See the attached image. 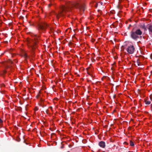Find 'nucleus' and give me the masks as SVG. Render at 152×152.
<instances>
[{
    "label": "nucleus",
    "instance_id": "1",
    "mask_svg": "<svg viewBox=\"0 0 152 152\" xmlns=\"http://www.w3.org/2000/svg\"><path fill=\"white\" fill-rule=\"evenodd\" d=\"M75 7L80 10H82L84 11L86 9L85 5L80 1H77L75 2H71L68 1L66 3V6L62 5L60 8V11L58 14H56V17L58 18L60 16L64 15V13H65L71 10V8Z\"/></svg>",
    "mask_w": 152,
    "mask_h": 152
},
{
    "label": "nucleus",
    "instance_id": "2",
    "mask_svg": "<svg viewBox=\"0 0 152 152\" xmlns=\"http://www.w3.org/2000/svg\"><path fill=\"white\" fill-rule=\"evenodd\" d=\"M35 37L34 38V40L28 38L27 39V41L28 46L31 48L32 51V53H34L35 49L37 47V43L38 42L40 36H37L36 34L34 35Z\"/></svg>",
    "mask_w": 152,
    "mask_h": 152
},
{
    "label": "nucleus",
    "instance_id": "3",
    "mask_svg": "<svg viewBox=\"0 0 152 152\" xmlns=\"http://www.w3.org/2000/svg\"><path fill=\"white\" fill-rule=\"evenodd\" d=\"M142 34V31L140 29L133 28L130 32V37L134 40H137Z\"/></svg>",
    "mask_w": 152,
    "mask_h": 152
},
{
    "label": "nucleus",
    "instance_id": "4",
    "mask_svg": "<svg viewBox=\"0 0 152 152\" xmlns=\"http://www.w3.org/2000/svg\"><path fill=\"white\" fill-rule=\"evenodd\" d=\"M38 29L40 33L44 32L48 25L47 23L45 22H40L38 24Z\"/></svg>",
    "mask_w": 152,
    "mask_h": 152
},
{
    "label": "nucleus",
    "instance_id": "5",
    "mask_svg": "<svg viewBox=\"0 0 152 152\" xmlns=\"http://www.w3.org/2000/svg\"><path fill=\"white\" fill-rule=\"evenodd\" d=\"M135 48L134 46L131 45L129 46L127 49V51L129 54H133Z\"/></svg>",
    "mask_w": 152,
    "mask_h": 152
},
{
    "label": "nucleus",
    "instance_id": "6",
    "mask_svg": "<svg viewBox=\"0 0 152 152\" xmlns=\"http://www.w3.org/2000/svg\"><path fill=\"white\" fill-rule=\"evenodd\" d=\"M99 145L102 148H104L105 147V142L103 141H100L99 142Z\"/></svg>",
    "mask_w": 152,
    "mask_h": 152
},
{
    "label": "nucleus",
    "instance_id": "7",
    "mask_svg": "<svg viewBox=\"0 0 152 152\" xmlns=\"http://www.w3.org/2000/svg\"><path fill=\"white\" fill-rule=\"evenodd\" d=\"M140 27L143 28L144 31H146L147 30V27L144 24L141 25L140 26Z\"/></svg>",
    "mask_w": 152,
    "mask_h": 152
},
{
    "label": "nucleus",
    "instance_id": "8",
    "mask_svg": "<svg viewBox=\"0 0 152 152\" xmlns=\"http://www.w3.org/2000/svg\"><path fill=\"white\" fill-rule=\"evenodd\" d=\"M144 102L145 103V104L147 105H148L151 104V101H148L146 99H144Z\"/></svg>",
    "mask_w": 152,
    "mask_h": 152
},
{
    "label": "nucleus",
    "instance_id": "9",
    "mask_svg": "<svg viewBox=\"0 0 152 152\" xmlns=\"http://www.w3.org/2000/svg\"><path fill=\"white\" fill-rule=\"evenodd\" d=\"M8 63H9L8 62H5L4 63V65L5 66L6 68H8V67H9L8 65Z\"/></svg>",
    "mask_w": 152,
    "mask_h": 152
},
{
    "label": "nucleus",
    "instance_id": "10",
    "mask_svg": "<svg viewBox=\"0 0 152 152\" xmlns=\"http://www.w3.org/2000/svg\"><path fill=\"white\" fill-rule=\"evenodd\" d=\"M130 145L131 146H134V143L132 141L130 140Z\"/></svg>",
    "mask_w": 152,
    "mask_h": 152
},
{
    "label": "nucleus",
    "instance_id": "11",
    "mask_svg": "<svg viewBox=\"0 0 152 152\" xmlns=\"http://www.w3.org/2000/svg\"><path fill=\"white\" fill-rule=\"evenodd\" d=\"M119 4L118 3V5L117 6V8L118 9H121L122 7L121 5H120L119 4Z\"/></svg>",
    "mask_w": 152,
    "mask_h": 152
},
{
    "label": "nucleus",
    "instance_id": "12",
    "mask_svg": "<svg viewBox=\"0 0 152 152\" xmlns=\"http://www.w3.org/2000/svg\"><path fill=\"white\" fill-rule=\"evenodd\" d=\"M53 1H51V3L48 4L49 7H50L52 5H53L54 4Z\"/></svg>",
    "mask_w": 152,
    "mask_h": 152
},
{
    "label": "nucleus",
    "instance_id": "13",
    "mask_svg": "<svg viewBox=\"0 0 152 152\" xmlns=\"http://www.w3.org/2000/svg\"><path fill=\"white\" fill-rule=\"evenodd\" d=\"M23 56L25 58H27V54L25 53H24L23 54Z\"/></svg>",
    "mask_w": 152,
    "mask_h": 152
},
{
    "label": "nucleus",
    "instance_id": "14",
    "mask_svg": "<svg viewBox=\"0 0 152 152\" xmlns=\"http://www.w3.org/2000/svg\"><path fill=\"white\" fill-rule=\"evenodd\" d=\"M11 49L10 48V54H11V55H12V57H13L14 55H15L14 54H12L11 52Z\"/></svg>",
    "mask_w": 152,
    "mask_h": 152
},
{
    "label": "nucleus",
    "instance_id": "15",
    "mask_svg": "<svg viewBox=\"0 0 152 152\" xmlns=\"http://www.w3.org/2000/svg\"><path fill=\"white\" fill-rule=\"evenodd\" d=\"M2 121L0 118V125L2 124Z\"/></svg>",
    "mask_w": 152,
    "mask_h": 152
},
{
    "label": "nucleus",
    "instance_id": "16",
    "mask_svg": "<svg viewBox=\"0 0 152 152\" xmlns=\"http://www.w3.org/2000/svg\"><path fill=\"white\" fill-rule=\"evenodd\" d=\"M7 72V71L6 70H5L3 71V74H5V73H6Z\"/></svg>",
    "mask_w": 152,
    "mask_h": 152
},
{
    "label": "nucleus",
    "instance_id": "17",
    "mask_svg": "<svg viewBox=\"0 0 152 152\" xmlns=\"http://www.w3.org/2000/svg\"><path fill=\"white\" fill-rule=\"evenodd\" d=\"M123 0H118V3L120 4L121 2Z\"/></svg>",
    "mask_w": 152,
    "mask_h": 152
},
{
    "label": "nucleus",
    "instance_id": "18",
    "mask_svg": "<svg viewBox=\"0 0 152 152\" xmlns=\"http://www.w3.org/2000/svg\"><path fill=\"white\" fill-rule=\"evenodd\" d=\"M10 29H11V28H12V24H11V23L10 22Z\"/></svg>",
    "mask_w": 152,
    "mask_h": 152
},
{
    "label": "nucleus",
    "instance_id": "19",
    "mask_svg": "<svg viewBox=\"0 0 152 152\" xmlns=\"http://www.w3.org/2000/svg\"><path fill=\"white\" fill-rule=\"evenodd\" d=\"M95 41V39H91V41L92 42H94Z\"/></svg>",
    "mask_w": 152,
    "mask_h": 152
},
{
    "label": "nucleus",
    "instance_id": "20",
    "mask_svg": "<svg viewBox=\"0 0 152 152\" xmlns=\"http://www.w3.org/2000/svg\"><path fill=\"white\" fill-rule=\"evenodd\" d=\"M137 65L138 66H140V64H139V62H138V60L137 61Z\"/></svg>",
    "mask_w": 152,
    "mask_h": 152
},
{
    "label": "nucleus",
    "instance_id": "21",
    "mask_svg": "<svg viewBox=\"0 0 152 152\" xmlns=\"http://www.w3.org/2000/svg\"><path fill=\"white\" fill-rule=\"evenodd\" d=\"M49 28L50 29V30L51 31H52V30H53V29L51 28L50 27H49Z\"/></svg>",
    "mask_w": 152,
    "mask_h": 152
},
{
    "label": "nucleus",
    "instance_id": "22",
    "mask_svg": "<svg viewBox=\"0 0 152 152\" xmlns=\"http://www.w3.org/2000/svg\"><path fill=\"white\" fill-rule=\"evenodd\" d=\"M131 26V24H130L129 26L128 27V29H129V28H130V27Z\"/></svg>",
    "mask_w": 152,
    "mask_h": 152
},
{
    "label": "nucleus",
    "instance_id": "23",
    "mask_svg": "<svg viewBox=\"0 0 152 152\" xmlns=\"http://www.w3.org/2000/svg\"><path fill=\"white\" fill-rule=\"evenodd\" d=\"M10 64L11 63H13V62L12 61H11L10 59Z\"/></svg>",
    "mask_w": 152,
    "mask_h": 152
},
{
    "label": "nucleus",
    "instance_id": "24",
    "mask_svg": "<svg viewBox=\"0 0 152 152\" xmlns=\"http://www.w3.org/2000/svg\"><path fill=\"white\" fill-rule=\"evenodd\" d=\"M151 108H152V104H151Z\"/></svg>",
    "mask_w": 152,
    "mask_h": 152
},
{
    "label": "nucleus",
    "instance_id": "25",
    "mask_svg": "<svg viewBox=\"0 0 152 152\" xmlns=\"http://www.w3.org/2000/svg\"><path fill=\"white\" fill-rule=\"evenodd\" d=\"M88 74L90 75H91L88 72Z\"/></svg>",
    "mask_w": 152,
    "mask_h": 152
},
{
    "label": "nucleus",
    "instance_id": "26",
    "mask_svg": "<svg viewBox=\"0 0 152 152\" xmlns=\"http://www.w3.org/2000/svg\"><path fill=\"white\" fill-rule=\"evenodd\" d=\"M50 108L51 109L52 108V107H50Z\"/></svg>",
    "mask_w": 152,
    "mask_h": 152
},
{
    "label": "nucleus",
    "instance_id": "27",
    "mask_svg": "<svg viewBox=\"0 0 152 152\" xmlns=\"http://www.w3.org/2000/svg\"><path fill=\"white\" fill-rule=\"evenodd\" d=\"M1 21L0 20V24H1Z\"/></svg>",
    "mask_w": 152,
    "mask_h": 152
},
{
    "label": "nucleus",
    "instance_id": "28",
    "mask_svg": "<svg viewBox=\"0 0 152 152\" xmlns=\"http://www.w3.org/2000/svg\"><path fill=\"white\" fill-rule=\"evenodd\" d=\"M127 144H128V143H127V142H126Z\"/></svg>",
    "mask_w": 152,
    "mask_h": 152
},
{
    "label": "nucleus",
    "instance_id": "29",
    "mask_svg": "<svg viewBox=\"0 0 152 152\" xmlns=\"http://www.w3.org/2000/svg\"><path fill=\"white\" fill-rule=\"evenodd\" d=\"M96 7H97V5H96Z\"/></svg>",
    "mask_w": 152,
    "mask_h": 152
},
{
    "label": "nucleus",
    "instance_id": "30",
    "mask_svg": "<svg viewBox=\"0 0 152 152\" xmlns=\"http://www.w3.org/2000/svg\"><path fill=\"white\" fill-rule=\"evenodd\" d=\"M150 99H151V97L150 98Z\"/></svg>",
    "mask_w": 152,
    "mask_h": 152
},
{
    "label": "nucleus",
    "instance_id": "31",
    "mask_svg": "<svg viewBox=\"0 0 152 152\" xmlns=\"http://www.w3.org/2000/svg\"><path fill=\"white\" fill-rule=\"evenodd\" d=\"M11 33V34H12V33Z\"/></svg>",
    "mask_w": 152,
    "mask_h": 152
},
{
    "label": "nucleus",
    "instance_id": "32",
    "mask_svg": "<svg viewBox=\"0 0 152 152\" xmlns=\"http://www.w3.org/2000/svg\"><path fill=\"white\" fill-rule=\"evenodd\" d=\"M10 72L11 71V69H10Z\"/></svg>",
    "mask_w": 152,
    "mask_h": 152
}]
</instances>
